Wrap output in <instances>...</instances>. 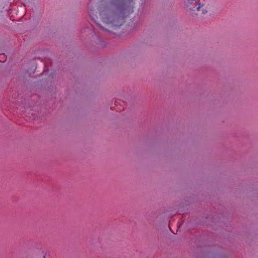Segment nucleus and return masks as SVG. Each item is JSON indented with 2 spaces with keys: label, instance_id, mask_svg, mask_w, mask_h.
Returning <instances> with one entry per match:
<instances>
[{
  "label": "nucleus",
  "instance_id": "obj_1",
  "mask_svg": "<svg viewBox=\"0 0 258 258\" xmlns=\"http://www.w3.org/2000/svg\"><path fill=\"white\" fill-rule=\"evenodd\" d=\"M133 0H90L88 14L103 31L114 34L133 13Z\"/></svg>",
  "mask_w": 258,
  "mask_h": 258
},
{
  "label": "nucleus",
  "instance_id": "obj_2",
  "mask_svg": "<svg viewBox=\"0 0 258 258\" xmlns=\"http://www.w3.org/2000/svg\"><path fill=\"white\" fill-rule=\"evenodd\" d=\"M189 8L192 11L196 12V14L197 15H203L207 12L206 7L200 3L194 7H190Z\"/></svg>",
  "mask_w": 258,
  "mask_h": 258
},
{
  "label": "nucleus",
  "instance_id": "obj_3",
  "mask_svg": "<svg viewBox=\"0 0 258 258\" xmlns=\"http://www.w3.org/2000/svg\"><path fill=\"white\" fill-rule=\"evenodd\" d=\"M187 2L188 4L192 5L193 7L199 3L197 0H187Z\"/></svg>",
  "mask_w": 258,
  "mask_h": 258
},
{
  "label": "nucleus",
  "instance_id": "obj_4",
  "mask_svg": "<svg viewBox=\"0 0 258 258\" xmlns=\"http://www.w3.org/2000/svg\"><path fill=\"white\" fill-rule=\"evenodd\" d=\"M145 1V0H139V3L141 4H143Z\"/></svg>",
  "mask_w": 258,
  "mask_h": 258
}]
</instances>
